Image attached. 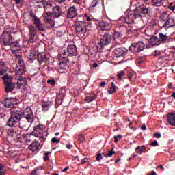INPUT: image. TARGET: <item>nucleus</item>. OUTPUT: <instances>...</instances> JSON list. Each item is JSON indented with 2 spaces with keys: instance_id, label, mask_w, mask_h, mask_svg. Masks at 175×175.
Returning <instances> with one entry per match:
<instances>
[{
  "instance_id": "obj_1",
  "label": "nucleus",
  "mask_w": 175,
  "mask_h": 175,
  "mask_svg": "<svg viewBox=\"0 0 175 175\" xmlns=\"http://www.w3.org/2000/svg\"><path fill=\"white\" fill-rule=\"evenodd\" d=\"M34 121L33 113L30 107H26L23 111L21 109H13L11 112V116L7 122V125L10 127H14L16 124L19 123V125L23 129H28L29 123Z\"/></svg>"
},
{
  "instance_id": "obj_2",
  "label": "nucleus",
  "mask_w": 175,
  "mask_h": 175,
  "mask_svg": "<svg viewBox=\"0 0 175 175\" xmlns=\"http://www.w3.org/2000/svg\"><path fill=\"white\" fill-rule=\"evenodd\" d=\"M13 41L11 31H4L0 36V44L1 47L7 51L10 50V46Z\"/></svg>"
},
{
  "instance_id": "obj_3",
  "label": "nucleus",
  "mask_w": 175,
  "mask_h": 175,
  "mask_svg": "<svg viewBox=\"0 0 175 175\" xmlns=\"http://www.w3.org/2000/svg\"><path fill=\"white\" fill-rule=\"evenodd\" d=\"M92 27V23L75 24V30L77 36H84L86 31Z\"/></svg>"
},
{
  "instance_id": "obj_4",
  "label": "nucleus",
  "mask_w": 175,
  "mask_h": 175,
  "mask_svg": "<svg viewBox=\"0 0 175 175\" xmlns=\"http://www.w3.org/2000/svg\"><path fill=\"white\" fill-rule=\"evenodd\" d=\"M44 126L42 124H38L34 127L32 132L34 137H38L42 142H44L46 137V133H44Z\"/></svg>"
},
{
  "instance_id": "obj_5",
  "label": "nucleus",
  "mask_w": 175,
  "mask_h": 175,
  "mask_svg": "<svg viewBox=\"0 0 175 175\" xmlns=\"http://www.w3.org/2000/svg\"><path fill=\"white\" fill-rule=\"evenodd\" d=\"M2 104L6 108L14 109L18 105V99L14 97H7L2 101Z\"/></svg>"
},
{
  "instance_id": "obj_6",
  "label": "nucleus",
  "mask_w": 175,
  "mask_h": 175,
  "mask_svg": "<svg viewBox=\"0 0 175 175\" xmlns=\"http://www.w3.org/2000/svg\"><path fill=\"white\" fill-rule=\"evenodd\" d=\"M111 42V36L108 31L100 36L99 44L101 48H104L105 46H108V44H109Z\"/></svg>"
},
{
  "instance_id": "obj_7",
  "label": "nucleus",
  "mask_w": 175,
  "mask_h": 175,
  "mask_svg": "<svg viewBox=\"0 0 175 175\" xmlns=\"http://www.w3.org/2000/svg\"><path fill=\"white\" fill-rule=\"evenodd\" d=\"M138 14L136 10H129L124 18L125 23L127 24H131L134 22V20L137 18Z\"/></svg>"
},
{
  "instance_id": "obj_8",
  "label": "nucleus",
  "mask_w": 175,
  "mask_h": 175,
  "mask_svg": "<svg viewBox=\"0 0 175 175\" xmlns=\"http://www.w3.org/2000/svg\"><path fill=\"white\" fill-rule=\"evenodd\" d=\"M135 11L138 16H146L148 14L149 10L148 8L144 5H140L135 8Z\"/></svg>"
},
{
  "instance_id": "obj_9",
  "label": "nucleus",
  "mask_w": 175,
  "mask_h": 175,
  "mask_svg": "<svg viewBox=\"0 0 175 175\" xmlns=\"http://www.w3.org/2000/svg\"><path fill=\"white\" fill-rule=\"evenodd\" d=\"M128 50L124 47L116 48L113 50V53L116 57H125L127 54Z\"/></svg>"
},
{
  "instance_id": "obj_10",
  "label": "nucleus",
  "mask_w": 175,
  "mask_h": 175,
  "mask_svg": "<svg viewBox=\"0 0 175 175\" xmlns=\"http://www.w3.org/2000/svg\"><path fill=\"white\" fill-rule=\"evenodd\" d=\"M96 24H97L102 30H110L111 28V24L105 20H98Z\"/></svg>"
},
{
  "instance_id": "obj_11",
  "label": "nucleus",
  "mask_w": 175,
  "mask_h": 175,
  "mask_svg": "<svg viewBox=\"0 0 175 175\" xmlns=\"http://www.w3.org/2000/svg\"><path fill=\"white\" fill-rule=\"evenodd\" d=\"M77 9L75 6L70 7L67 10V17L68 18H74L77 16Z\"/></svg>"
},
{
  "instance_id": "obj_12",
  "label": "nucleus",
  "mask_w": 175,
  "mask_h": 175,
  "mask_svg": "<svg viewBox=\"0 0 175 175\" xmlns=\"http://www.w3.org/2000/svg\"><path fill=\"white\" fill-rule=\"evenodd\" d=\"M9 50H11L12 53H16V52H20L21 50V45L18 42H14L9 46Z\"/></svg>"
},
{
  "instance_id": "obj_13",
  "label": "nucleus",
  "mask_w": 175,
  "mask_h": 175,
  "mask_svg": "<svg viewBox=\"0 0 175 175\" xmlns=\"http://www.w3.org/2000/svg\"><path fill=\"white\" fill-rule=\"evenodd\" d=\"M46 16H44V21L46 23L49 24V27H53L55 25V22L52 19V13L51 12H45Z\"/></svg>"
},
{
  "instance_id": "obj_14",
  "label": "nucleus",
  "mask_w": 175,
  "mask_h": 175,
  "mask_svg": "<svg viewBox=\"0 0 175 175\" xmlns=\"http://www.w3.org/2000/svg\"><path fill=\"white\" fill-rule=\"evenodd\" d=\"M43 6H44V12H51V10H53V5L51 1H40V2Z\"/></svg>"
},
{
  "instance_id": "obj_15",
  "label": "nucleus",
  "mask_w": 175,
  "mask_h": 175,
  "mask_svg": "<svg viewBox=\"0 0 175 175\" xmlns=\"http://www.w3.org/2000/svg\"><path fill=\"white\" fill-rule=\"evenodd\" d=\"M67 51L70 57L74 56L76 57L78 55L77 49L74 44L69 45L68 46Z\"/></svg>"
},
{
  "instance_id": "obj_16",
  "label": "nucleus",
  "mask_w": 175,
  "mask_h": 175,
  "mask_svg": "<svg viewBox=\"0 0 175 175\" xmlns=\"http://www.w3.org/2000/svg\"><path fill=\"white\" fill-rule=\"evenodd\" d=\"M40 144L38 142H33L29 146V149L30 150L29 153L36 154L40 150H39Z\"/></svg>"
},
{
  "instance_id": "obj_17",
  "label": "nucleus",
  "mask_w": 175,
  "mask_h": 175,
  "mask_svg": "<svg viewBox=\"0 0 175 175\" xmlns=\"http://www.w3.org/2000/svg\"><path fill=\"white\" fill-rule=\"evenodd\" d=\"M4 89L7 94L12 92L16 88V83L14 82L4 84Z\"/></svg>"
},
{
  "instance_id": "obj_18",
  "label": "nucleus",
  "mask_w": 175,
  "mask_h": 175,
  "mask_svg": "<svg viewBox=\"0 0 175 175\" xmlns=\"http://www.w3.org/2000/svg\"><path fill=\"white\" fill-rule=\"evenodd\" d=\"M148 42L152 46H159L161 44V41H159V38L157 36H151L148 40Z\"/></svg>"
},
{
  "instance_id": "obj_19",
  "label": "nucleus",
  "mask_w": 175,
  "mask_h": 175,
  "mask_svg": "<svg viewBox=\"0 0 175 175\" xmlns=\"http://www.w3.org/2000/svg\"><path fill=\"white\" fill-rule=\"evenodd\" d=\"M33 23L36 25V27L38 28L39 31H44V28L43 27L42 23L36 15L33 16Z\"/></svg>"
},
{
  "instance_id": "obj_20",
  "label": "nucleus",
  "mask_w": 175,
  "mask_h": 175,
  "mask_svg": "<svg viewBox=\"0 0 175 175\" xmlns=\"http://www.w3.org/2000/svg\"><path fill=\"white\" fill-rule=\"evenodd\" d=\"M51 14L54 18H59L61 16L62 11L60 7L57 5L53 8Z\"/></svg>"
},
{
  "instance_id": "obj_21",
  "label": "nucleus",
  "mask_w": 175,
  "mask_h": 175,
  "mask_svg": "<svg viewBox=\"0 0 175 175\" xmlns=\"http://www.w3.org/2000/svg\"><path fill=\"white\" fill-rule=\"evenodd\" d=\"M1 79L3 80V85L13 83V77L8 73L5 74Z\"/></svg>"
},
{
  "instance_id": "obj_22",
  "label": "nucleus",
  "mask_w": 175,
  "mask_h": 175,
  "mask_svg": "<svg viewBox=\"0 0 175 175\" xmlns=\"http://www.w3.org/2000/svg\"><path fill=\"white\" fill-rule=\"evenodd\" d=\"M167 120L170 125L175 126V113H168L167 116Z\"/></svg>"
},
{
  "instance_id": "obj_23",
  "label": "nucleus",
  "mask_w": 175,
  "mask_h": 175,
  "mask_svg": "<svg viewBox=\"0 0 175 175\" xmlns=\"http://www.w3.org/2000/svg\"><path fill=\"white\" fill-rule=\"evenodd\" d=\"M175 25V18L167 17V21L165 23L163 27H167V28L174 27Z\"/></svg>"
},
{
  "instance_id": "obj_24",
  "label": "nucleus",
  "mask_w": 175,
  "mask_h": 175,
  "mask_svg": "<svg viewBox=\"0 0 175 175\" xmlns=\"http://www.w3.org/2000/svg\"><path fill=\"white\" fill-rule=\"evenodd\" d=\"M25 73V69L24 68V66H19L16 68V77H23Z\"/></svg>"
},
{
  "instance_id": "obj_25",
  "label": "nucleus",
  "mask_w": 175,
  "mask_h": 175,
  "mask_svg": "<svg viewBox=\"0 0 175 175\" xmlns=\"http://www.w3.org/2000/svg\"><path fill=\"white\" fill-rule=\"evenodd\" d=\"M18 82L16 83L18 88H21L23 85L27 83V77L24 76L18 77Z\"/></svg>"
},
{
  "instance_id": "obj_26",
  "label": "nucleus",
  "mask_w": 175,
  "mask_h": 175,
  "mask_svg": "<svg viewBox=\"0 0 175 175\" xmlns=\"http://www.w3.org/2000/svg\"><path fill=\"white\" fill-rule=\"evenodd\" d=\"M7 72V64L4 61L0 62V75H3Z\"/></svg>"
},
{
  "instance_id": "obj_27",
  "label": "nucleus",
  "mask_w": 175,
  "mask_h": 175,
  "mask_svg": "<svg viewBox=\"0 0 175 175\" xmlns=\"http://www.w3.org/2000/svg\"><path fill=\"white\" fill-rule=\"evenodd\" d=\"M37 59L40 64L44 63L46 59V53L44 52L37 53Z\"/></svg>"
},
{
  "instance_id": "obj_28",
  "label": "nucleus",
  "mask_w": 175,
  "mask_h": 175,
  "mask_svg": "<svg viewBox=\"0 0 175 175\" xmlns=\"http://www.w3.org/2000/svg\"><path fill=\"white\" fill-rule=\"evenodd\" d=\"M129 51L133 54L140 53L137 43L131 44L129 48Z\"/></svg>"
},
{
  "instance_id": "obj_29",
  "label": "nucleus",
  "mask_w": 175,
  "mask_h": 175,
  "mask_svg": "<svg viewBox=\"0 0 175 175\" xmlns=\"http://www.w3.org/2000/svg\"><path fill=\"white\" fill-rule=\"evenodd\" d=\"M34 135L32 134V132L31 133H27L25 135H23V139L25 142H31L32 139H33Z\"/></svg>"
},
{
  "instance_id": "obj_30",
  "label": "nucleus",
  "mask_w": 175,
  "mask_h": 175,
  "mask_svg": "<svg viewBox=\"0 0 175 175\" xmlns=\"http://www.w3.org/2000/svg\"><path fill=\"white\" fill-rule=\"evenodd\" d=\"M68 61H62L59 62V69L66 70L67 68H68L67 64Z\"/></svg>"
},
{
  "instance_id": "obj_31",
  "label": "nucleus",
  "mask_w": 175,
  "mask_h": 175,
  "mask_svg": "<svg viewBox=\"0 0 175 175\" xmlns=\"http://www.w3.org/2000/svg\"><path fill=\"white\" fill-rule=\"evenodd\" d=\"M159 42H160V44L161 43H165V42H166L167 39V36L166 35H164L162 33H159Z\"/></svg>"
},
{
  "instance_id": "obj_32",
  "label": "nucleus",
  "mask_w": 175,
  "mask_h": 175,
  "mask_svg": "<svg viewBox=\"0 0 175 175\" xmlns=\"http://www.w3.org/2000/svg\"><path fill=\"white\" fill-rule=\"evenodd\" d=\"M29 36H36V35L37 33V30L33 25H31L29 27Z\"/></svg>"
},
{
  "instance_id": "obj_33",
  "label": "nucleus",
  "mask_w": 175,
  "mask_h": 175,
  "mask_svg": "<svg viewBox=\"0 0 175 175\" xmlns=\"http://www.w3.org/2000/svg\"><path fill=\"white\" fill-rule=\"evenodd\" d=\"M136 44H137V46L138 47L139 53H141L142 51L145 50L146 44H144V42H138Z\"/></svg>"
},
{
  "instance_id": "obj_34",
  "label": "nucleus",
  "mask_w": 175,
  "mask_h": 175,
  "mask_svg": "<svg viewBox=\"0 0 175 175\" xmlns=\"http://www.w3.org/2000/svg\"><path fill=\"white\" fill-rule=\"evenodd\" d=\"M14 132L16 135H21V132H23V127L21 126H16L14 129Z\"/></svg>"
},
{
  "instance_id": "obj_35",
  "label": "nucleus",
  "mask_w": 175,
  "mask_h": 175,
  "mask_svg": "<svg viewBox=\"0 0 175 175\" xmlns=\"http://www.w3.org/2000/svg\"><path fill=\"white\" fill-rule=\"evenodd\" d=\"M147 148L145 146H137L136 148H135V151H138L137 153L139 154H142L144 150H146Z\"/></svg>"
},
{
  "instance_id": "obj_36",
  "label": "nucleus",
  "mask_w": 175,
  "mask_h": 175,
  "mask_svg": "<svg viewBox=\"0 0 175 175\" xmlns=\"http://www.w3.org/2000/svg\"><path fill=\"white\" fill-rule=\"evenodd\" d=\"M122 33L120 31H115L113 33V40H116V39H120V38H122Z\"/></svg>"
},
{
  "instance_id": "obj_37",
  "label": "nucleus",
  "mask_w": 175,
  "mask_h": 175,
  "mask_svg": "<svg viewBox=\"0 0 175 175\" xmlns=\"http://www.w3.org/2000/svg\"><path fill=\"white\" fill-rule=\"evenodd\" d=\"M37 54L38 53L36 51V49L32 47L29 51V57H31L33 59H36V57H37Z\"/></svg>"
},
{
  "instance_id": "obj_38",
  "label": "nucleus",
  "mask_w": 175,
  "mask_h": 175,
  "mask_svg": "<svg viewBox=\"0 0 175 175\" xmlns=\"http://www.w3.org/2000/svg\"><path fill=\"white\" fill-rule=\"evenodd\" d=\"M116 154V151L112 148L110 151H108L107 154L103 153L105 157H111L113 154Z\"/></svg>"
},
{
  "instance_id": "obj_39",
  "label": "nucleus",
  "mask_w": 175,
  "mask_h": 175,
  "mask_svg": "<svg viewBox=\"0 0 175 175\" xmlns=\"http://www.w3.org/2000/svg\"><path fill=\"white\" fill-rule=\"evenodd\" d=\"M146 60V55H144V56H139L138 57V59H137V62L139 64H142L143 63H144Z\"/></svg>"
},
{
  "instance_id": "obj_40",
  "label": "nucleus",
  "mask_w": 175,
  "mask_h": 175,
  "mask_svg": "<svg viewBox=\"0 0 175 175\" xmlns=\"http://www.w3.org/2000/svg\"><path fill=\"white\" fill-rule=\"evenodd\" d=\"M95 99H96L95 94H94V96H88L85 97V101H86L89 103L91 102H93Z\"/></svg>"
},
{
  "instance_id": "obj_41",
  "label": "nucleus",
  "mask_w": 175,
  "mask_h": 175,
  "mask_svg": "<svg viewBox=\"0 0 175 175\" xmlns=\"http://www.w3.org/2000/svg\"><path fill=\"white\" fill-rule=\"evenodd\" d=\"M42 110L44 111H47L50 108V104L49 103H42Z\"/></svg>"
},
{
  "instance_id": "obj_42",
  "label": "nucleus",
  "mask_w": 175,
  "mask_h": 175,
  "mask_svg": "<svg viewBox=\"0 0 175 175\" xmlns=\"http://www.w3.org/2000/svg\"><path fill=\"white\" fill-rule=\"evenodd\" d=\"M162 0H152V5L156 7L160 6Z\"/></svg>"
},
{
  "instance_id": "obj_43",
  "label": "nucleus",
  "mask_w": 175,
  "mask_h": 175,
  "mask_svg": "<svg viewBox=\"0 0 175 175\" xmlns=\"http://www.w3.org/2000/svg\"><path fill=\"white\" fill-rule=\"evenodd\" d=\"M14 133H14V129H10L7 131V135H8V136H9L10 137H14Z\"/></svg>"
},
{
  "instance_id": "obj_44",
  "label": "nucleus",
  "mask_w": 175,
  "mask_h": 175,
  "mask_svg": "<svg viewBox=\"0 0 175 175\" xmlns=\"http://www.w3.org/2000/svg\"><path fill=\"white\" fill-rule=\"evenodd\" d=\"M65 96L66 94L64 93H63L62 92H59V93L57 95L56 98L58 100H64Z\"/></svg>"
},
{
  "instance_id": "obj_45",
  "label": "nucleus",
  "mask_w": 175,
  "mask_h": 175,
  "mask_svg": "<svg viewBox=\"0 0 175 175\" xmlns=\"http://www.w3.org/2000/svg\"><path fill=\"white\" fill-rule=\"evenodd\" d=\"M38 170H43V167L41 166V167H38L37 168H36L35 170H33L31 173V175H38L37 174V172H38Z\"/></svg>"
},
{
  "instance_id": "obj_46",
  "label": "nucleus",
  "mask_w": 175,
  "mask_h": 175,
  "mask_svg": "<svg viewBox=\"0 0 175 175\" xmlns=\"http://www.w3.org/2000/svg\"><path fill=\"white\" fill-rule=\"evenodd\" d=\"M13 54H15V56L17 59H23V55L21 50H19V51H16V53H13Z\"/></svg>"
},
{
  "instance_id": "obj_47",
  "label": "nucleus",
  "mask_w": 175,
  "mask_h": 175,
  "mask_svg": "<svg viewBox=\"0 0 175 175\" xmlns=\"http://www.w3.org/2000/svg\"><path fill=\"white\" fill-rule=\"evenodd\" d=\"M98 5V1L96 0H93L92 2V5L89 7V10H92L94 8H95Z\"/></svg>"
},
{
  "instance_id": "obj_48",
  "label": "nucleus",
  "mask_w": 175,
  "mask_h": 175,
  "mask_svg": "<svg viewBox=\"0 0 175 175\" xmlns=\"http://www.w3.org/2000/svg\"><path fill=\"white\" fill-rule=\"evenodd\" d=\"M124 75H125V72L123 71V70L120 71V73H118V74H117V77H118V80H119V81H122V77L123 76H124Z\"/></svg>"
},
{
  "instance_id": "obj_49",
  "label": "nucleus",
  "mask_w": 175,
  "mask_h": 175,
  "mask_svg": "<svg viewBox=\"0 0 175 175\" xmlns=\"http://www.w3.org/2000/svg\"><path fill=\"white\" fill-rule=\"evenodd\" d=\"M116 88H117L110 87V88H109V90H107V92H108L109 94H113V93H116Z\"/></svg>"
},
{
  "instance_id": "obj_50",
  "label": "nucleus",
  "mask_w": 175,
  "mask_h": 175,
  "mask_svg": "<svg viewBox=\"0 0 175 175\" xmlns=\"http://www.w3.org/2000/svg\"><path fill=\"white\" fill-rule=\"evenodd\" d=\"M81 17H82L81 16H78V18H77L76 24H81V23H82L83 24H87L86 23H85L83 19H81Z\"/></svg>"
},
{
  "instance_id": "obj_51",
  "label": "nucleus",
  "mask_w": 175,
  "mask_h": 175,
  "mask_svg": "<svg viewBox=\"0 0 175 175\" xmlns=\"http://www.w3.org/2000/svg\"><path fill=\"white\" fill-rule=\"evenodd\" d=\"M122 138V135H118L117 136H114L113 139H114V142L117 143L118 142L119 139H121Z\"/></svg>"
},
{
  "instance_id": "obj_52",
  "label": "nucleus",
  "mask_w": 175,
  "mask_h": 175,
  "mask_svg": "<svg viewBox=\"0 0 175 175\" xmlns=\"http://www.w3.org/2000/svg\"><path fill=\"white\" fill-rule=\"evenodd\" d=\"M47 83H48V84H50L51 86H53L55 84V81L54 79H48Z\"/></svg>"
},
{
  "instance_id": "obj_53",
  "label": "nucleus",
  "mask_w": 175,
  "mask_h": 175,
  "mask_svg": "<svg viewBox=\"0 0 175 175\" xmlns=\"http://www.w3.org/2000/svg\"><path fill=\"white\" fill-rule=\"evenodd\" d=\"M61 61L68 62V55H61Z\"/></svg>"
},
{
  "instance_id": "obj_54",
  "label": "nucleus",
  "mask_w": 175,
  "mask_h": 175,
  "mask_svg": "<svg viewBox=\"0 0 175 175\" xmlns=\"http://www.w3.org/2000/svg\"><path fill=\"white\" fill-rule=\"evenodd\" d=\"M102 159H103V157L101 153H98L97 156L96 157V160H97V161H100Z\"/></svg>"
},
{
  "instance_id": "obj_55",
  "label": "nucleus",
  "mask_w": 175,
  "mask_h": 175,
  "mask_svg": "<svg viewBox=\"0 0 175 175\" xmlns=\"http://www.w3.org/2000/svg\"><path fill=\"white\" fill-rule=\"evenodd\" d=\"M35 36H29V42L30 43H34L35 42V38H34Z\"/></svg>"
},
{
  "instance_id": "obj_56",
  "label": "nucleus",
  "mask_w": 175,
  "mask_h": 175,
  "mask_svg": "<svg viewBox=\"0 0 175 175\" xmlns=\"http://www.w3.org/2000/svg\"><path fill=\"white\" fill-rule=\"evenodd\" d=\"M51 142L53 143H56V144H58L60 142V140L59 139H57L56 137H53L52 139H51Z\"/></svg>"
},
{
  "instance_id": "obj_57",
  "label": "nucleus",
  "mask_w": 175,
  "mask_h": 175,
  "mask_svg": "<svg viewBox=\"0 0 175 175\" xmlns=\"http://www.w3.org/2000/svg\"><path fill=\"white\" fill-rule=\"evenodd\" d=\"M56 105H57V106H59L62 105V102H63V100H61V99H58V98H56Z\"/></svg>"
},
{
  "instance_id": "obj_58",
  "label": "nucleus",
  "mask_w": 175,
  "mask_h": 175,
  "mask_svg": "<svg viewBox=\"0 0 175 175\" xmlns=\"http://www.w3.org/2000/svg\"><path fill=\"white\" fill-rule=\"evenodd\" d=\"M18 64L20 65V66H23L24 65V60L23 59V58L21 59H18Z\"/></svg>"
},
{
  "instance_id": "obj_59",
  "label": "nucleus",
  "mask_w": 175,
  "mask_h": 175,
  "mask_svg": "<svg viewBox=\"0 0 175 175\" xmlns=\"http://www.w3.org/2000/svg\"><path fill=\"white\" fill-rule=\"evenodd\" d=\"M85 139V136L81 135H79L78 137V139L79 141L82 143L83 142V140Z\"/></svg>"
},
{
  "instance_id": "obj_60",
  "label": "nucleus",
  "mask_w": 175,
  "mask_h": 175,
  "mask_svg": "<svg viewBox=\"0 0 175 175\" xmlns=\"http://www.w3.org/2000/svg\"><path fill=\"white\" fill-rule=\"evenodd\" d=\"M173 5V2L170 3L169 6H168V8L170 10H172L174 11L175 10V7L172 5Z\"/></svg>"
},
{
  "instance_id": "obj_61",
  "label": "nucleus",
  "mask_w": 175,
  "mask_h": 175,
  "mask_svg": "<svg viewBox=\"0 0 175 175\" xmlns=\"http://www.w3.org/2000/svg\"><path fill=\"white\" fill-rule=\"evenodd\" d=\"M150 146H159V144H158V142L157 140H154V142L150 143Z\"/></svg>"
},
{
  "instance_id": "obj_62",
  "label": "nucleus",
  "mask_w": 175,
  "mask_h": 175,
  "mask_svg": "<svg viewBox=\"0 0 175 175\" xmlns=\"http://www.w3.org/2000/svg\"><path fill=\"white\" fill-rule=\"evenodd\" d=\"M154 55L155 57H157L158 55H161V52L158 50H154Z\"/></svg>"
},
{
  "instance_id": "obj_63",
  "label": "nucleus",
  "mask_w": 175,
  "mask_h": 175,
  "mask_svg": "<svg viewBox=\"0 0 175 175\" xmlns=\"http://www.w3.org/2000/svg\"><path fill=\"white\" fill-rule=\"evenodd\" d=\"M154 137H157V139H159V138H161V133H154Z\"/></svg>"
},
{
  "instance_id": "obj_64",
  "label": "nucleus",
  "mask_w": 175,
  "mask_h": 175,
  "mask_svg": "<svg viewBox=\"0 0 175 175\" xmlns=\"http://www.w3.org/2000/svg\"><path fill=\"white\" fill-rule=\"evenodd\" d=\"M66 148L69 150L72 149V147H73V145L72 144H66Z\"/></svg>"
}]
</instances>
